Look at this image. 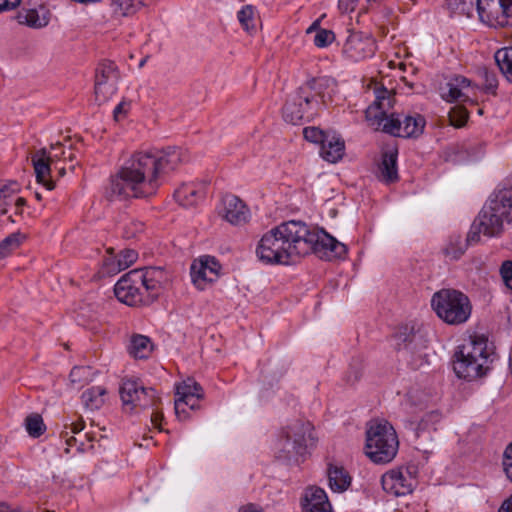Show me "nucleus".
Instances as JSON below:
<instances>
[{"label":"nucleus","mask_w":512,"mask_h":512,"mask_svg":"<svg viewBox=\"0 0 512 512\" xmlns=\"http://www.w3.org/2000/svg\"><path fill=\"white\" fill-rule=\"evenodd\" d=\"M317 101L314 96L306 93V89H299L283 107L285 121L297 124L302 120H310L316 113Z\"/></svg>","instance_id":"f8f14e48"},{"label":"nucleus","mask_w":512,"mask_h":512,"mask_svg":"<svg viewBox=\"0 0 512 512\" xmlns=\"http://www.w3.org/2000/svg\"><path fill=\"white\" fill-rule=\"evenodd\" d=\"M306 32L307 34L315 32L314 44L319 48L327 47L335 39L334 33L331 30L319 28V21L312 23Z\"/></svg>","instance_id":"e433bc0d"},{"label":"nucleus","mask_w":512,"mask_h":512,"mask_svg":"<svg viewBox=\"0 0 512 512\" xmlns=\"http://www.w3.org/2000/svg\"><path fill=\"white\" fill-rule=\"evenodd\" d=\"M502 464L507 478L512 482V443L504 451Z\"/></svg>","instance_id":"de8ad7c7"},{"label":"nucleus","mask_w":512,"mask_h":512,"mask_svg":"<svg viewBox=\"0 0 512 512\" xmlns=\"http://www.w3.org/2000/svg\"><path fill=\"white\" fill-rule=\"evenodd\" d=\"M505 223L506 221L485 203L471 225L467 241L477 243L481 234L486 237H498L503 233Z\"/></svg>","instance_id":"9d476101"},{"label":"nucleus","mask_w":512,"mask_h":512,"mask_svg":"<svg viewBox=\"0 0 512 512\" xmlns=\"http://www.w3.org/2000/svg\"><path fill=\"white\" fill-rule=\"evenodd\" d=\"M448 8L471 16L476 9L481 22L490 27L512 25V0H447Z\"/></svg>","instance_id":"39448f33"},{"label":"nucleus","mask_w":512,"mask_h":512,"mask_svg":"<svg viewBox=\"0 0 512 512\" xmlns=\"http://www.w3.org/2000/svg\"><path fill=\"white\" fill-rule=\"evenodd\" d=\"M206 193V186L202 183H186L174 192V197L182 206H194L201 201Z\"/></svg>","instance_id":"b1692460"},{"label":"nucleus","mask_w":512,"mask_h":512,"mask_svg":"<svg viewBox=\"0 0 512 512\" xmlns=\"http://www.w3.org/2000/svg\"><path fill=\"white\" fill-rule=\"evenodd\" d=\"M390 108V91L384 87L376 88L375 100L365 111L366 120L374 130L403 138H416L423 133L426 121L422 115H388Z\"/></svg>","instance_id":"7ed1b4c3"},{"label":"nucleus","mask_w":512,"mask_h":512,"mask_svg":"<svg viewBox=\"0 0 512 512\" xmlns=\"http://www.w3.org/2000/svg\"><path fill=\"white\" fill-rule=\"evenodd\" d=\"M21 0H0V14L17 8Z\"/></svg>","instance_id":"3c124183"},{"label":"nucleus","mask_w":512,"mask_h":512,"mask_svg":"<svg viewBox=\"0 0 512 512\" xmlns=\"http://www.w3.org/2000/svg\"><path fill=\"white\" fill-rule=\"evenodd\" d=\"M304 138L312 143H319L322 145V143L327 138V134L322 131L321 129L317 127H306L303 130Z\"/></svg>","instance_id":"c03bdc74"},{"label":"nucleus","mask_w":512,"mask_h":512,"mask_svg":"<svg viewBox=\"0 0 512 512\" xmlns=\"http://www.w3.org/2000/svg\"><path fill=\"white\" fill-rule=\"evenodd\" d=\"M129 109V104L126 102L119 103L113 111L114 118L118 121L123 118Z\"/></svg>","instance_id":"603ef678"},{"label":"nucleus","mask_w":512,"mask_h":512,"mask_svg":"<svg viewBox=\"0 0 512 512\" xmlns=\"http://www.w3.org/2000/svg\"><path fill=\"white\" fill-rule=\"evenodd\" d=\"M76 443H77V439L75 437H73V436L69 437L66 440V445L67 446H71L72 447V446L76 445Z\"/></svg>","instance_id":"052dcab7"},{"label":"nucleus","mask_w":512,"mask_h":512,"mask_svg":"<svg viewBox=\"0 0 512 512\" xmlns=\"http://www.w3.org/2000/svg\"><path fill=\"white\" fill-rule=\"evenodd\" d=\"M398 339V350L401 353L402 358L411 366L413 369H419L427 363V357L421 349H417V343L420 337L415 333H399Z\"/></svg>","instance_id":"f3484780"},{"label":"nucleus","mask_w":512,"mask_h":512,"mask_svg":"<svg viewBox=\"0 0 512 512\" xmlns=\"http://www.w3.org/2000/svg\"><path fill=\"white\" fill-rule=\"evenodd\" d=\"M416 483L413 474L404 467L391 469L381 477L383 490L396 497L412 493Z\"/></svg>","instance_id":"4468645a"},{"label":"nucleus","mask_w":512,"mask_h":512,"mask_svg":"<svg viewBox=\"0 0 512 512\" xmlns=\"http://www.w3.org/2000/svg\"><path fill=\"white\" fill-rule=\"evenodd\" d=\"M106 393L104 387L93 386L82 393L81 399L86 408L97 410L104 404Z\"/></svg>","instance_id":"473e14b6"},{"label":"nucleus","mask_w":512,"mask_h":512,"mask_svg":"<svg viewBox=\"0 0 512 512\" xmlns=\"http://www.w3.org/2000/svg\"><path fill=\"white\" fill-rule=\"evenodd\" d=\"M19 244V237L16 234H11L0 241V261L9 256Z\"/></svg>","instance_id":"79ce46f5"},{"label":"nucleus","mask_w":512,"mask_h":512,"mask_svg":"<svg viewBox=\"0 0 512 512\" xmlns=\"http://www.w3.org/2000/svg\"><path fill=\"white\" fill-rule=\"evenodd\" d=\"M473 90L474 88L471 87L470 80L462 76H457L446 84V87L443 89L442 97L449 102H468L470 101L471 95H474Z\"/></svg>","instance_id":"412c9836"},{"label":"nucleus","mask_w":512,"mask_h":512,"mask_svg":"<svg viewBox=\"0 0 512 512\" xmlns=\"http://www.w3.org/2000/svg\"><path fill=\"white\" fill-rule=\"evenodd\" d=\"M311 252L327 259L341 258L347 248L323 229H311L296 220L283 222L266 232L256 248L259 260L266 264L288 265Z\"/></svg>","instance_id":"f257e3e1"},{"label":"nucleus","mask_w":512,"mask_h":512,"mask_svg":"<svg viewBox=\"0 0 512 512\" xmlns=\"http://www.w3.org/2000/svg\"><path fill=\"white\" fill-rule=\"evenodd\" d=\"M64 146H65V144H62L60 142H57V143L51 145V150L54 152L52 154H48L51 162L54 159H62L63 160V156L61 155V150L64 148Z\"/></svg>","instance_id":"864d4df0"},{"label":"nucleus","mask_w":512,"mask_h":512,"mask_svg":"<svg viewBox=\"0 0 512 512\" xmlns=\"http://www.w3.org/2000/svg\"><path fill=\"white\" fill-rule=\"evenodd\" d=\"M494 358V353L488 349L487 340L474 337L461 345L455 353L453 369L458 378L472 381L487 374Z\"/></svg>","instance_id":"20e7f679"},{"label":"nucleus","mask_w":512,"mask_h":512,"mask_svg":"<svg viewBox=\"0 0 512 512\" xmlns=\"http://www.w3.org/2000/svg\"><path fill=\"white\" fill-rule=\"evenodd\" d=\"M154 349L153 343L148 336L134 334L128 345L129 354L136 359H147Z\"/></svg>","instance_id":"c756f323"},{"label":"nucleus","mask_w":512,"mask_h":512,"mask_svg":"<svg viewBox=\"0 0 512 512\" xmlns=\"http://www.w3.org/2000/svg\"><path fill=\"white\" fill-rule=\"evenodd\" d=\"M18 191L17 182L0 183V215L5 214L11 204H15L17 207L25 205V199L17 197Z\"/></svg>","instance_id":"a878e982"},{"label":"nucleus","mask_w":512,"mask_h":512,"mask_svg":"<svg viewBox=\"0 0 512 512\" xmlns=\"http://www.w3.org/2000/svg\"><path fill=\"white\" fill-rule=\"evenodd\" d=\"M120 397L124 408L131 412L152 408L151 424L159 431L163 430L161 422L164 416L159 408L161 398L154 388L144 387L136 379H125L120 386Z\"/></svg>","instance_id":"0eeeda50"},{"label":"nucleus","mask_w":512,"mask_h":512,"mask_svg":"<svg viewBox=\"0 0 512 512\" xmlns=\"http://www.w3.org/2000/svg\"><path fill=\"white\" fill-rule=\"evenodd\" d=\"M146 4V0H111V9L115 17H127L135 14Z\"/></svg>","instance_id":"2f4dec72"},{"label":"nucleus","mask_w":512,"mask_h":512,"mask_svg":"<svg viewBox=\"0 0 512 512\" xmlns=\"http://www.w3.org/2000/svg\"><path fill=\"white\" fill-rule=\"evenodd\" d=\"M334 87V81L327 77H319L314 78L307 82L304 86L299 89H306V93L310 96H314L317 101V105L319 104V99L326 103V90Z\"/></svg>","instance_id":"7c9ffc66"},{"label":"nucleus","mask_w":512,"mask_h":512,"mask_svg":"<svg viewBox=\"0 0 512 512\" xmlns=\"http://www.w3.org/2000/svg\"><path fill=\"white\" fill-rule=\"evenodd\" d=\"M303 512H332V506L324 489L309 487L302 498Z\"/></svg>","instance_id":"4be33fe9"},{"label":"nucleus","mask_w":512,"mask_h":512,"mask_svg":"<svg viewBox=\"0 0 512 512\" xmlns=\"http://www.w3.org/2000/svg\"><path fill=\"white\" fill-rule=\"evenodd\" d=\"M500 274L505 285L512 290V261H505L501 265Z\"/></svg>","instance_id":"09e8293b"},{"label":"nucleus","mask_w":512,"mask_h":512,"mask_svg":"<svg viewBox=\"0 0 512 512\" xmlns=\"http://www.w3.org/2000/svg\"><path fill=\"white\" fill-rule=\"evenodd\" d=\"M494 58L500 71L509 82H512V47L499 49Z\"/></svg>","instance_id":"f704fd0d"},{"label":"nucleus","mask_w":512,"mask_h":512,"mask_svg":"<svg viewBox=\"0 0 512 512\" xmlns=\"http://www.w3.org/2000/svg\"><path fill=\"white\" fill-rule=\"evenodd\" d=\"M89 368L84 366H76L70 372V380L72 383L81 384L88 380Z\"/></svg>","instance_id":"a18cd8bd"},{"label":"nucleus","mask_w":512,"mask_h":512,"mask_svg":"<svg viewBox=\"0 0 512 512\" xmlns=\"http://www.w3.org/2000/svg\"><path fill=\"white\" fill-rule=\"evenodd\" d=\"M449 118L453 126L462 127L468 119V112L465 109L453 110L449 113Z\"/></svg>","instance_id":"49530a36"},{"label":"nucleus","mask_w":512,"mask_h":512,"mask_svg":"<svg viewBox=\"0 0 512 512\" xmlns=\"http://www.w3.org/2000/svg\"><path fill=\"white\" fill-rule=\"evenodd\" d=\"M119 266V258L110 255L103 260V270L106 274H117L120 271H112L113 268Z\"/></svg>","instance_id":"8fccbe9b"},{"label":"nucleus","mask_w":512,"mask_h":512,"mask_svg":"<svg viewBox=\"0 0 512 512\" xmlns=\"http://www.w3.org/2000/svg\"><path fill=\"white\" fill-rule=\"evenodd\" d=\"M18 22L32 28H41L48 24L45 14L40 15L36 9H26L18 13Z\"/></svg>","instance_id":"72a5a7b5"},{"label":"nucleus","mask_w":512,"mask_h":512,"mask_svg":"<svg viewBox=\"0 0 512 512\" xmlns=\"http://www.w3.org/2000/svg\"><path fill=\"white\" fill-rule=\"evenodd\" d=\"M145 62H146V59L141 60V62L139 63V66L140 67L144 66Z\"/></svg>","instance_id":"338daca9"},{"label":"nucleus","mask_w":512,"mask_h":512,"mask_svg":"<svg viewBox=\"0 0 512 512\" xmlns=\"http://www.w3.org/2000/svg\"><path fill=\"white\" fill-rule=\"evenodd\" d=\"M471 244L467 240L463 242L459 235H452L444 248V253L450 259L457 260L464 254L468 245Z\"/></svg>","instance_id":"c9c22d12"},{"label":"nucleus","mask_w":512,"mask_h":512,"mask_svg":"<svg viewBox=\"0 0 512 512\" xmlns=\"http://www.w3.org/2000/svg\"><path fill=\"white\" fill-rule=\"evenodd\" d=\"M65 427L66 429L69 428L72 434H77L84 429L85 423L83 420H80L78 422H72L69 425H66Z\"/></svg>","instance_id":"5fc2aeb1"},{"label":"nucleus","mask_w":512,"mask_h":512,"mask_svg":"<svg viewBox=\"0 0 512 512\" xmlns=\"http://www.w3.org/2000/svg\"><path fill=\"white\" fill-rule=\"evenodd\" d=\"M499 512H512V495L502 503Z\"/></svg>","instance_id":"13d9d810"},{"label":"nucleus","mask_w":512,"mask_h":512,"mask_svg":"<svg viewBox=\"0 0 512 512\" xmlns=\"http://www.w3.org/2000/svg\"><path fill=\"white\" fill-rule=\"evenodd\" d=\"M359 377H360V376H359V373L357 372V373L355 374V377H354V380H353V381H357V380L359 379Z\"/></svg>","instance_id":"774afa93"},{"label":"nucleus","mask_w":512,"mask_h":512,"mask_svg":"<svg viewBox=\"0 0 512 512\" xmlns=\"http://www.w3.org/2000/svg\"><path fill=\"white\" fill-rule=\"evenodd\" d=\"M64 173H65V169L64 168H60L59 169V174L62 176V175H64Z\"/></svg>","instance_id":"0e129e2a"},{"label":"nucleus","mask_w":512,"mask_h":512,"mask_svg":"<svg viewBox=\"0 0 512 512\" xmlns=\"http://www.w3.org/2000/svg\"><path fill=\"white\" fill-rule=\"evenodd\" d=\"M440 414L437 411H431L426 413L415 428V432L417 437L424 432H430L431 430H435V424L440 421Z\"/></svg>","instance_id":"58836bf2"},{"label":"nucleus","mask_w":512,"mask_h":512,"mask_svg":"<svg viewBox=\"0 0 512 512\" xmlns=\"http://www.w3.org/2000/svg\"><path fill=\"white\" fill-rule=\"evenodd\" d=\"M144 222L137 219H130L123 227V236L126 239L136 238L138 235L144 232Z\"/></svg>","instance_id":"a19ab883"},{"label":"nucleus","mask_w":512,"mask_h":512,"mask_svg":"<svg viewBox=\"0 0 512 512\" xmlns=\"http://www.w3.org/2000/svg\"><path fill=\"white\" fill-rule=\"evenodd\" d=\"M431 306L436 315L450 325L465 323L472 312L469 297L452 288H443L435 292L431 298Z\"/></svg>","instance_id":"6e6552de"},{"label":"nucleus","mask_w":512,"mask_h":512,"mask_svg":"<svg viewBox=\"0 0 512 512\" xmlns=\"http://www.w3.org/2000/svg\"><path fill=\"white\" fill-rule=\"evenodd\" d=\"M32 165L34 167L36 180L42 184L48 191L54 189L55 184L50 177V157L45 149L38 150L31 157Z\"/></svg>","instance_id":"5701e85b"},{"label":"nucleus","mask_w":512,"mask_h":512,"mask_svg":"<svg viewBox=\"0 0 512 512\" xmlns=\"http://www.w3.org/2000/svg\"><path fill=\"white\" fill-rule=\"evenodd\" d=\"M313 427L309 422L295 421L282 431V436L275 446V453L278 459L290 460L296 456L303 455L312 441Z\"/></svg>","instance_id":"1a4fd4ad"},{"label":"nucleus","mask_w":512,"mask_h":512,"mask_svg":"<svg viewBox=\"0 0 512 512\" xmlns=\"http://www.w3.org/2000/svg\"><path fill=\"white\" fill-rule=\"evenodd\" d=\"M329 487L333 492H344L351 484V477L344 467L329 464L327 469Z\"/></svg>","instance_id":"bb28decb"},{"label":"nucleus","mask_w":512,"mask_h":512,"mask_svg":"<svg viewBox=\"0 0 512 512\" xmlns=\"http://www.w3.org/2000/svg\"><path fill=\"white\" fill-rule=\"evenodd\" d=\"M179 148L134 153L118 173L111 177L107 188L110 198H149L163 183V176L183 162Z\"/></svg>","instance_id":"f03ea898"},{"label":"nucleus","mask_w":512,"mask_h":512,"mask_svg":"<svg viewBox=\"0 0 512 512\" xmlns=\"http://www.w3.org/2000/svg\"><path fill=\"white\" fill-rule=\"evenodd\" d=\"M77 451L78 452H83L84 449H83V444H80L78 447H77Z\"/></svg>","instance_id":"e2e57ef3"},{"label":"nucleus","mask_w":512,"mask_h":512,"mask_svg":"<svg viewBox=\"0 0 512 512\" xmlns=\"http://www.w3.org/2000/svg\"><path fill=\"white\" fill-rule=\"evenodd\" d=\"M27 433L34 438L40 437L46 430L42 417L37 414L28 415L25 419Z\"/></svg>","instance_id":"4c0bfd02"},{"label":"nucleus","mask_w":512,"mask_h":512,"mask_svg":"<svg viewBox=\"0 0 512 512\" xmlns=\"http://www.w3.org/2000/svg\"><path fill=\"white\" fill-rule=\"evenodd\" d=\"M486 204L503 218L506 224H512V187L498 188L489 197Z\"/></svg>","instance_id":"aec40b11"},{"label":"nucleus","mask_w":512,"mask_h":512,"mask_svg":"<svg viewBox=\"0 0 512 512\" xmlns=\"http://www.w3.org/2000/svg\"><path fill=\"white\" fill-rule=\"evenodd\" d=\"M221 265L218 260L209 255L200 257L191 265V278L199 290H204L208 283L218 279Z\"/></svg>","instance_id":"dca6fc26"},{"label":"nucleus","mask_w":512,"mask_h":512,"mask_svg":"<svg viewBox=\"0 0 512 512\" xmlns=\"http://www.w3.org/2000/svg\"><path fill=\"white\" fill-rule=\"evenodd\" d=\"M175 414L179 420L188 418L186 407L195 410L199 407V401L204 397L200 384L193 378H187L176 384Z\"/></svg>","instance_id":"9b49d317"},{"label":"nucleus","mask_w":512,"mask_h":512,"mask_svg":"<svg viewBox=\"0 0 512 512\" xmlns=\"http://www.w3.org/2000/svg\"><path fill=\"white\" fill-rule=\"evenodd\" d=\"M0 512H8L7 507L5 505H0Z\"/></svg>","instance_id":"680f3d73"},{"label":"nucleus","mask_w":512,"mask_h":512,"mask_svg":"<svg viewBox=\"0 0 512 512\" xmlns=\"http://www.w3.org/2000/svg\"><path fill=\"white\" fill-rule=\"evenodd\" d=\"M70 448H71V446H67V447L65 448V453H66V454H69V453H70Z\"/></svg>","instance_id":"69168bd1"},{"label":"nucleus","mask_w":512,"mask_h":512,"mask_svg":"<svg viewBox=\"0 0 512 512\" xmlns=\"http://www.w3.org/2000/svg\"><path fill=\"white\" fill-rule=\"evenodd\" d=\"M397 150L389 149L382 154L379 165L380 179L385 183H392L398 180Z\"/></svg>","instance_id":"393cba45"},{"label":"nucleus","mask_w":512,"mask_h":512,"mask_svg":"<svg viewBox=\"0 0 512 512\" xmlns=\"http://www.w3.org/2000/svg\"><path fill=\"white\" fill-rule=\"evenodd\" d=\"M222 217L232 225L241 226L250 220L251 213L246 204L235 195L223 198Z\"/></svg>","instance_id":"a211bd4d"},{"label":"nucleus","mask_w":512,"mask_h":512,"mask_svg":"<svg viewBox=\"0 0 512 512\" xmlns=\"http://www.w3.org/2000/svg\"><path fill=\"white\" fill-rule=\"evenodd\" d=\"M344 141L337 136H327L321 145V156L330 163H336L344 154Z\"/></svg>","instance_id":"c85d7f7f"},{"label":"nucleus","mask_w":512,"mask_h":512,"mask_svg":"<svg viewBox=\"0 0 512 512\" xmlns=\"http://www.w3.org/2000/svg\"><path fill=\"white\" fill-rule=\"evenodd\" d=\"M486 76V86L488 90H493L497 87V80L493 74H489L487 71L485 72Z\"/></svg>","instance_id":"4d7b16f0"},{"label":"nucleus","mask_w":512,"mask_h":512,"mask_svg":"<svg viewBox=\"0 0 512 512\" xmlns=\"http://www.w3.org/2000/svg\"><path fill=\"white\" fill-rule=\"evenodd\" d=\"M343 52L352 61H362L374 55L375 43L371 38L352 35L345 42Z\"/></svg>","instance_id":"6ab92c4d"},{"label":"nucleus","mask_w":512,"mask_h":512,"mask_svg":"<svg viewBox=\"0 0 512 512\" xmlns=\"http://www.w3.org/2000/svg\"><path fill=\"white\" fill-rule=\"evenodd\" d=\"M140 278L141 290L146 292L157 293L161 283L164 279L163 270L160 268L149 267L143 270H138Z\"/></svg>","instance_id":"cd10ccee"},{"label":"nucleus","mask_w":512,"mask_h":512,"mask_svg":"<svg viewBox=\"0 0 512 512\" xmlns=\"http://www.w3.org/2000/svg\"><path fill=\"white\" fill-rule=\"evenodd\" d=\"M119 71L114 62L99 64L95 75V99L101 104L108 101L117 91Z\"/></svg>","instance_id":"ddd939ff"},{"label":"nucleus","mask_w":512,"mask_h":512,"mask_svg":"<svg viewBox=\"0 0 512 512\" xmlns=\"http://www.w3.org/2000/svg\"><path fill=\"white\" fill-rule=\"evenodd\" d=\"M399 448L394 427L385 420L372 421L366 431V455L377 464L391 462Z\"/></svg>","instance_id":"423d86ee"},{"label":"nucleus","mask_w":512,"mask_h":512,"mask_svg":"<svg viewBox=\"0 0 512 512\" xmlns=\"http://www.w3.org/2000/svg\"><path fill=\"white\" fill-rule=\"evenodd\" d=\"M61 155L63 156L64 161L68 160L72 162L76 158L71 144L68 146V150H66L65 147L61 150Z\"/></svg>","instance_id":"6e6d98bb"},{"label":"nucleus","mask_w":512,"mask_h":512,"mask_svg":"<svg viewBox=\"0 0 512 512\" xmlns=\"http://www.w3.org/2000/svg\"><path fill=\"white\" fill-rule=\"evenodd\" d=\"M138 269L123 275L115 284L114 292L117 299L129 306L143 302V292L140 287Z\"/></svg>","instance_id":"2eb2a0df"},{"label":"nucleus","mask_w":512,"mask_h":512,"mask_svg":"<svg viewBox=\"0 0 512 512\" xmlns=\"http://www.w3.org/2000/svg\"><path fill=\"white\" fill-rule=\"evenodd\" d=\"M239 512H262V510L257 508L253 504H249V505H246V506H243L242 508H240Z\"/></svg>","instance_id":"bf43d9fd"},{"label":"nucleus","mask_w":512,"mask_h":512,"mask_svg":"<svg viewBox=\"0 0 512 512\" xmlns=\"http://www.w3.org/2000/svg\"><path fill=\"white\" fill-rule=\"evenodd\" d=\"M254 14V8L251 5H246L242 7L237 13L238 21L240 22L242 27L248 32L253 30L255 27Z\"/></svg>","instance_id":"ea45409f"},{"label":"nucleus","mask_w":512,"mask_h":512,"mask_svg":"<svg viewBox=\"0 0 512 512\" xmlns=\"http://www.w3.org/2000/svg\"><path fill=\"white\" fill-rule=\"evenodd\" d=\"M137 257H138V255H137L136 251H134L132 249L123 250L118 256L119 266H117L116 268H113L112 271H122V270L128 268L137 260Z\"/></svg>","instance_id":"37998d69"}]
</instances>
